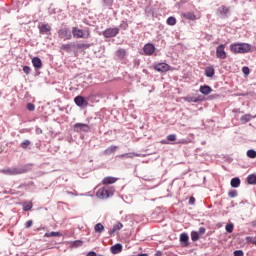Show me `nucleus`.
Segmentation results:
<instances>
[{
  "mask_svg": "<svg viewBox=\"0 0 256 256\" xmlns=\"http://www.w3.org/2000/svg\"><path fill=\"white\" fill-rule=\"evenodd\" d=\"M116 57H118V59H125V57H127V50L119 48L116 51Z\"/></svg>",
  "mask_w": 256,
  "mask_h": 256,
  "instance_id": "nucleus-20",
  "label": "nucleus"
},
{
  "mask_svg": "<svg viewBox=\"0 0 256 256\" xmlns=\"http://www.w3.org/2000/svg\"><path fill=\"white\" fill-rule=\"evenodd\" d=\"M251 226H252V227H256V220H254V221L251 222Z\"/></svg>",
  "mask_w": 256,
  "mask_h": 256,
  "instance_id": "nucleus-54",
  "label": "nucleus"
},
{
  "mask_svg": "<svg viewBox=\"0 0 256 256\" xmlns=\"http://www.w3.org/2000/svg\"><path fill=\"white\" fill-rule=\"evenodd\" d=\"M120 27H121V29L125 30L129 27V25L127 23H122V24H120Z\"/></svg>",
  "mask_w": 256,
  "mask_h": 256,
  "instance_id": "nucleus-50",
  "label": "nucleus"
},
{
  "mask_svg": "<svg viewBox=\"0 0 256 256\" xmlns=\"http://www.w3.org/2000/svg\"><path fill=\"white\" fill-rule=\"evenodd\" d=\"M23 71L26 75H29V73H31V67L29 66H24L23 67Z\"/></svg>",
  "mask_w": 256,
  "mask_h": 256,
  "instance_id": "nucleus-44",
  "label": "nucleus"
},
{
  "mask_svg": "<svg viewBox=\"0 0 256 256\" xmlns=\"http://www.w3.org/2000/svg\"><path fill=\"white\" fill-rule=\"evenodd\" d=\"M228 196L231 197L232 199L237 197V190H231L229 193H228Z\"/></svg>",
  "mask_w": 256,
  "mask_h": 256,
  "instance_id": "nucleus-42",
  "label": "nucleus"
},
{
  "mask_svg": "<svg viewBox=\"0 0 256 256\" xmlns=\"http://www.w3.org/2000/svg\"><path fill=\"white\" fill-rule=\"evenodd\" d=\"M22 187H25V184H21L18 189H21Z\"/></svg>",
  "mask_w": 256,
  "mask_h": 256,
  "instance_id": "nucleus-55",
  "label": "nucleus"
},
{
  "mask_svg": "<svg viewBox=\"0 0 256 256\" xmlns=\"http://www.w3.org/2000/svg\"><path fill=\"white\" fill-rule=\"evenodd\" d=\"M74 103L77 105V107H87V105H89V102H87L83 96H76L74 98Z\"/></svg>",
  "mask_w": 256,
  "mask_h": 256,
  "instance_id": "nucleus-10",
  "label": "nucleus"
},
{
  "mask_svg": "<svg viewBox=\"0 0 256 256\" xmlns=\"http://www.w3.org/2000/svg\"><path fill=\"white\" fill-rule=\"evenodd\" d=\"M189 205H195V197H190Z\"/></svg>",
  "mask_w": 256,
  "mask_h": 256,
  "instance_id": "nucleus-49",
  "label": "nucleus"
},
{
  "mask_svg": "<svg viewBox=\"0 0 256 256\" xmlns=\"http://www.w3.org/2000/svg\"><path fill=\"white\" fill-rule=\"evenodd\" d=\"M33 226V220H28L26 223H25V228L26 229H29L30 227Z\"/></svg>",
  "mask_w": 256,
  "mask_h": 256,
  "instance_id": "nucleus-45",
  "label": "nucleus"
},
{
  "mask_svg": "<svg viewBox=\"0 0 256 256\" xmlns=\"http://www.w3.org/2000/svg\"><path fill=\"white\" fill-rule=\"evenodd\" d=\"M32 65L35 69H41V67H43V62L41 61V58L34 57L32 58Z\"/></svg>",
  "mask_w": 256,
  "mask_h": 256,
  "instance_id": "nucleus-15",
  "label": "nucleus"
},
{
  "mask_svg": "<svg viewBox=\"0 0 256 256\" xmlns=\"http://www.w3.org/2000/svg\"><path fill=\"white\" fill-rule=\"evenodd\" d=\"M123 229V224L121 222H118L116 225L113 226L112 230H110V235H113L116 231H121Z\"/></svg>",
  "mask_w": 256,
  "mask_h": 256,
  "instance_id": "nucleus-25",
  "label": "nucleus"
},
{
  "mask_svg": "<svg viewBox=\"0 0 256 256\" xmlns=\"http://www.w3.org/2000/svg\"><path fill=\"white\" fill-rule=\"evenodd\" d=\"M117 157H118V159H127V154L126 153L125 154H120Z\"/></svg>",
  "mask_w": 256,
  "mask_h": 256,
  "instance_id": "nucleus-51",
  "label": "nucleus"
},
{
  "mask_svg": "<svg viewBox=\"0 0 256 256\" xmlns=\"http://www.w3.org/2000/svg\"><path fill=\"white\" fill-rule=\"evenodd\" d=\"M102 35L106 38V39H111L113 37H117V35H119V28L115 27V28H107L106 30H104L102 32Z\"/></svg>",
  "mask_w": 256,
  "mask_h": 256,
  "instance_id": "nucleus-6",
  "label": "nucleus"
},
{
  "mask_svg": "<svg viewBox=\"0 0 256 256\" xmlns=\"http://www.w3.org/2000/svg\"><path fill=\"white\" fill-rule=\"evenodd\" d=\"M182 17L189 19V21H195V19H197V16L193 12H184L182 13Z\"/></svg>",
  "mask_w": 256,
  "mask_h": 256,
  "instance_id": "nucleus-19",
  "label": "nucleus"
},
{
  "mask_svg": "<svg viewBox=\"0 0 256 256\" xmlns=\"http://www.w3.org/2000/svg\"><path fill=\"white\" fill-rule=\"evenodd\" d=\"M231 53L237 54H245L253 52V46L249 43H233L230 45Z\"/></svg>",
  "mask_w": 256,
  "mask_h": 256,
  "instance_id": "nucleus-2",
  "label": "nucleus"
},
{
  "mask_svg": "<svg viewBox=\"0 0 256 256\" xmlns=\"http://www.w3.org/2000/svg\"><path fill=\"white\" fill-rule=\"evenodd\" d=\"M143 51L145 55H153L155 53V46L151 43L145 44Z\"/></svg>",
  "mask_w": 256,
  "mask_h": 256,
  "instance_id": "nucleus-11",
  "label": "nucleus"
},
{
  "mask_svg": "<svg viewBox=\"0 0 256 256\" xmlns=\"http://www.w3.org/2000/svg\"><path fill=\"white\" fill-rule=\"evenodd\" d=\"M40 35H51V25L40 24L38 25Z\"/></svg>",
  "mask_w": 256,
  "mask_h": 256,
  "instance_id": "nucleus-9",
  "label": "nucleus"
},
{
  "mask_svg": "<svg viewBox=\"0 0 256 256\" xmlns=\"http://www.w3.org/2000/svg\"><path fill=\"white\" fill-rule=\"evenodd\" d=\"M162 143H167V142H165V141H162Z\"/></svg>",
  "mask_w": 256,
  "mask_h": 256,
  "instance_id": "nucleus-56",
  "label": "nucleus"
},
{
  "mask_svg": "<svg viewBox=\"0 0 256 256\" xmlns=\"http://www.w3.org/2000/svg\"><path fill=\"white\" fill-rule=\"evenodd\" d=\"M134 157H147V154H139L135 152L126 153V159H133Z\"/></svg>",
  "mask_w": 256,
  "mask_h": 256,
  "instance_id": "nucleus-23",
  "label": "nucleus"
},
{
  "mask_svg": "<svg viewBox=\"0 0 256 256\" xmlns=\"http://www.w3.org/2000/svg\"><path fill=\"white\" fill-rule=\"evenodd\" d=\"M167 24H168V25H176V24H177V19H175V17H173V16H170V17L167 19Z\"/></svg>",
  "mask_w": 256,
  "mask_h": 256,
  "instance_id": "nucleus-35",
  "label": "nucleus"
},
{
  "mask_svg": "<svg viewBox=\"0 0 256 256\" xmlns=\"http://www.w3.org/2000/svg\"><path fill=\"white\" fill-rule=\"evenodd\" d=\"M180 243L184 245V247H187V245H189V235H187V233H182L180 235Z\"/></svg>",
  "mask_w": 256,
  "mask_h": 256,
  "instance_id": "nucleus-18",
  "label": "nucleus"
},
{
  "mask_svg": "<svg viewBox=\"0 0 256 256\" xmlns=\"http://www.w3.org/2000/svg\"><path fill=\"white\" fill-rule=\"evenodd\" d=\"M89 47H91V44H85V43L77 44V49H89Z\"/></svg>",
  "mask_w": 256,
  "mask_h": 256,
  "instance_id": "nucleus-36",
  "label": "nucleus"
},
{
  "mask_svg": "<svg viewBox=\"0 0 256 256\" xmlns=\"http://www.w3.org/2000/svg\"><path fill=\"white\" fill-rule=\"evenodd\" d=\"M94 230L95 233H103V231H105V226H103L101 223H98L95 225Z\"/></svg>",
  "mask_w": 256,
  "mask_h": 256,
  "instance_id": "nucleus-28",
  "label": "nucleus"
},
{
  "mask_svg": "<svg viewBox=\"0 0 256 256\" xmlns=\"http://www.w3.org/2000/svg\"><path fill=\"white\" fill-rule=\"evenodd\" d=\"M253 117L251 116V114H245L240 118V121L242 123H249V121H251Z\"/></svg>",
  "mask_w": 256,
  "mask_h": 256,
  "instance_id": "nucleus-30",
  "label": "nucleus"
},
{
  "mask_svg": "<svg viewBox=\"0 0 256 256\" xmlns=\"http://www.w3.org/2000/svg\"><path fill=\"white\" fill-rule=\"evenodd\" d=\"M225 229H226L227 233H231L233 231V229H235V226L233 224H227L225 226Z\"/></svg>",
  "mask_w": 256,
  "mask_h": 256,
  "instance_id": "nucleus-38",
  "label": "nucleus"
},
{
  "mask_svg": "<svg viewBox=\"0 0 256 256\" xmlns=\"http://www.w3.org/2000/svg\"><path fill=\"white\" fill-rule=\"evenodd\" d=\"M33 209V202H24L23 211H31Z\"/></svg>",
  "mask_w": 256,
  "mask_h": 256,
  "instance_id": "nucleus-29",
  "label": "nucleus"
},
{
  "mask_svg": "<svg viewBox=\"0 0 256 256\" xmlns=\"http://www.w3.org/2000/svg\"><path fill=\"white\" fill-rule=\"evenodd\" d=\"M154 69L160 73H165L169 69V66L167 63H159L154 66Z\"/></svg>",
  "mask_w": 256,
  "mask_h": 256,
  "instance_id": "nucleus-13",
  "label": "nucleus"
},
{
  "mask_svg": "<svg viewBox=\"0 0 256 256\" xmlns=\"http://www.w3.org/2000/svg\"><path fill=\"white\" fill-rule=\"evenodd\" d=\"M113 195H115V188L110 186L99 188L96 192L98 199H109V197H113Z\"/></svg>",
  "mask_w": 256,
  "mask_h": 256,
  "instance_id": "nucleus-3",
  "label": "nucleus"
},
{
  "mask_svg": "<svg viewBox=\"0 0 256 256\" xmlns=\"http://www.w3.org/2000/svg\"><path fill=\"white\" fill-rule=\"evenodd\" d=\"M205 75L206 77H213V75H215V68H213V66L207 67L205 69Z\"/></svg>",
  "mask_w": 256,
  "mask_h": 256,
  "instance_id": "nucleus-26",
  "label": "nucleus"
},
{
  "mask_svg": "<svg viewBox=\"0 0 256 256\" xmlns=\"http://www.w3.org/2000/svg\"><path fill=\"white\" fill-rule=\"evenodd\" d=\"M183 99L187 103H199V101H201V98L195 96H186Z\"/></svg>",
  "mask_w": 256,
  "mask_h": 256,
  "instance_id": "nucleus-21",
  "label": "nucleus"
},
{
  "mask_svg": "<svg viewBox=\"0 0 256 256\" xmlns=\"http://www.w3.org/2000/svg\"><path fill=\"white\" fill-rule=\"evenodd\" d=\"M74 131L76 133H89V131H91V127H89V125L87 124H83V123H76L74 124Z\"/></svg>",
  "mask_w": 256,
  "mask_h": 256,
  "instance_id": "nucleus-8",
  "label": "nucleus"
},
{
  "mask_svg": "<svg viewBox=\"0 0 256 256\" xmlns=\"http://www.w3.org/2000/svg\"><path fill=\"white\" fill-rule=\"evenodd\" d=\"M44 237H61V233L59 232H47L44 234Z\"/></svg>",
  "mask_w": 256,
  "mask_h": 256,
  "instance_id": "nucleus-33",
  "label": "nucleus"
},
{
  "mask_svg": "<svg viewBox=\"0 0 256 256\" xmlns=\"http://www.w3.org/2000/svg\"><path fill=\"white\" fill-rule=\"evenodd\" d=\"M29 171H31V165L26 164L23 166L2 169L1 173H3L4 175L14 176V175H23L24 173H29Z\"/></svg>",
  "mask_w": 256,
  "mask_h": 256,
  "instance_id": "nucleus-1",
  "label": "nucleus"
},
{
  "mask_svg": "<svg viewBox=\"0 0 256 256\" xmlns=\"http://www.w3.org/2000/svg\"><path fill=\"white\" fill-rule=\"evenodd\" d=\"M178 143H181L182 145H188V143H191V140H189V139H182Z\"/></svg>",
  "mask_w": 256,
  "mask_h": 256,
  "instance_id": "nucleus-46",
  "label": "nucleus"
},
{
  "mask_svg": "<svg viewBox=\"0 0 256 256\" xmlns=\"http://www.w3.org/2000/svg\"><path fill=\"white\" fill-rule=\"evenodd\" d=\"M155 255L156 256H163V253L161 251H157Z\"/></svg>",
  "mask_w": 256,
  "mask_h": 256,
  "instance_id": "nucleus-53",
  "label": "nucleus"
},
{
  "mask_svg": "<svg viewBox=\"0 0 256 256\" xmlns=\"http://www.w3.org/2000/svg\"><path fill=\"white\" fill-rule=\"evenodd\" d=\"M167 141H177V135H175V134L168 135Z\"/></svg>",
  "mask_w": 256,
  "mask_h": 256,
  "instance_id": "nucleus-39",
  "label": "nucleus"
},
{
  "mask_svg": "<svg viewBox=\"0 0 256 256\" xmlns=\"http://www.w3.org/2000/svg\"><path fill=\"white\" fill-rule=\"evenodd\" d=\"M118 178L107 176L102 180L103 185H113V183H117Z\"/></svg>",
  "mask_w": 256,
  "mask_h": 256,
  "instance_id": "nucleus-14",
  "label": "nucleus"
},
{
  "mask_svg": "<svg viewBox=\"0 0 256 256\" xmlns=\"http://www.w3.org/2000/svg\"><path fill=\"white\" fill-rule=\"evenodd\" d=\"M247 157H249V159H255L256 158V151L253 149H250L247 151L246 153Z\"/></svg>",
  "mask_w": 256,
  "mask_h": 256,
  "instance_id": "nucleus-32",
  "label": "nucleus"
},
{
  "mask_svg": "<svg viewBox=\"0 0 256 256\" xmlns=\"http://www.w3.org/2000/svg\"><path fill=\"white\" fill-rule=\"evenodd\" d=\"M110 251L113 255H117L118 253H121V251H123V245L115 244L110 248Z\"/></svg>",
  "mask_w": 256,
  "mask_h": 256,
  "instance_id": "nucleus-16",
  "label": "nucleus"
},
{
  "mask_svg": "<svg viewBox=\"0 0 256 256\" xmlns=\"http://www.w3.org/2000/svg\"><path fill=\"white\" fill-rule=\"evenodd\" d=\"M247 183L249 185H256V175L255 174H250L248 177H247Z\"/></svg>",
  "mask_w": 256,
  "mask_h": 256,
  "instance_id": "nucleus-27",
  "label": "nucleus"
},
{
  "mask_svg": "<svg viewBox=\"0 0 256 256\" xmlns=\"http://www.w3.org/2000/svg\"><path fill=\"white\" fill-rule=\"evenodd\" d=\"M74 245H75L76 247H79V245H83V242H81V241H75V242H74Z\"/></svg>",
  "mask_w": 256,
  "mask_h": 256,
  "instance_id": "nucleus-52",
  "label": "nucleus"
},
{
  "mask_svg": "<svg viewBox=\"0 0 256 256\" xmlns=\"http://www.w3.org/2000/svg\"><path fill=\"white\" fill-rule=\"evenodd\" d=\"M231 187L237 189L241 185V179L238 177L232 178L230 182Z\"/></svg>",
  "mask_w": 256,
  "mask_h": 256,
  "instance_id": "nucleus-24",
  "label": "nucleus"
},
{
  "mask_svg": "<svg viewBox=\"0 0 256 256\" xmlns=\"http://www.w3.org/2000/svg\"><path fill=\"white\" fill-rule=\"evenodd\" d=\"M117 149H119V147L112 145L103 151V155H106V156L113 155V153H115Z\"/></svg>",
  "mask_w": 256,
  "mask_h": 256,
  "instance_id": "nucleus-17",
  "label": "nucleus"
},
{
  "mask_svg": "<svg viewBox=\"0 0 256 256\" xmlns=\"http://www.w3.org/2000/svg\"><path fill=\"white\" fill-rule=\"evenodd\" d=\"M199 91L202 95H209L213 89L210 86L204 85L200 87Z\"/></svg>",
  "mask_w": 256,
  "mask_h": 256,
  "instance_id": "nucleus-22",
  "label": "nucleus"
},
{
  "mask_svg": "<svg viewBox=\"0 0 256 256\" xmlns=\"http://www.w3.org/2000/svg\"><path fill=\"white\" fill-rule=\"evenodd\" d=\"M191 240L192 241H199V232H196V231H192L191 232Z\"/></svg>",
  "mask_w": 256,
  "mask_h": 256,
  "instance_id": "nucleus-34",
  "label": "nucleus"
},
{
  "mask_svg": "<svg viewBox=\"0 0 256 256\" xmlns=\"http://www.w3.org/2000/svg\"><path fill=\"white\" fill-rule=\"evenodd\" d=\"M60 49H61L62 51H67V52H69V51H71V44H63V45L60 47Z\"/></svg>",
  "mask_w": 256,
  "mask_h": 256,
  "instance_id": "nucleus-37",
  "label": "nucleus"
},
{
  "mask_svg": "<svg viewBox=\"0 0 256 256\" xmlns=\"http://www.w3.org/2000/svg\"><path fill=\"white\" fill-rule=\"evenodd\" d=\"M225 47H227V45L225 44H220L219 46H217L216 48L217 59H227V52H225Z\"/></svg>",
  "mask_w": 256,
  "mask_h": 256,
  "instance_id": "nucleus-7",
  "label": "nucleus"
},
{
  "mask_svg": "<svg viewBox=\"0 0 256 256\" xmlns=\"http://www.w3.org/2000/svg\"><path fill=\"white\" fill-rule=\"evenodd\" d=\"M205 231H207V230L205 229V227H200L198 234H199V235H205Z\"/></svg>",
  "mask_w": 256,
  "mask_h": 256,
  "instance_id": "nucleus-48",
  "label": "nucleus"
},
{
  "mask_svg": "<svg viewBox=\"0 0 256 256\" xmlns=\"http://www.w3.org/2000/svg\"><path fill=\"white\" fill-rule=\"evenodd\" d=\"M59 39H63L64 41H71L73 39V34L71 29L69 28H61L58 30Z\"/></svg>",
  "mask_w": 256,
  "mask_h": 256,
  "instance_id": "nucleus-5",
  "label": "nucleus"
},
{
  "mask_svg": "<svg viewBox=\"0 0 256 256\" xmlns=\"http://www.w3.org/2000/svg\"><path fill=\"white\" fill-rule=\"evenodd\" d=\"M242 73H244V75H249V67L244 66V67L242 68Z\"/></svg>",
  "mask_w": 256,
  "mask_h": 256,
  "instance_id": "nucleus-47",
  "label": "nucleus"
},
{
  "mask_svg": "<svg viewBox=\"0 0 256 256\" xmlns=\"http://www.w3.org/2000/svg\"><path fill=\"white\" fill-rule=\"evenodd\" d=\"M72 36L74 39H89L91 37V30H89V28L83 30L77 27H72Z\"/></svg>",
  "mask_w": 256,
  "mask_h": 256,
  "instance_id": "nucleus-4",
  "label": "nucleus"
},
{
  "mask_svg": "<svg viewBox=\"0 0 256 256\" xmlns=\"http://www.w3.org/2000/svg\"><path fill=\"white\" fill-rule=\"evenodd\" d=\"M20 147L22 149H29V147H31V141L30 140H24L23 142H21Z\"/></svg>",
  "mask_w": 256,
  "mask_h": 256,
  "instance_id": "nucleus-31",
  "label": "nucleus"
},
{
  "mask_svg": "<svg viewBox=\"0 0 256 256\" xmlns=\"http://www.w3.org/2000/svg\"><path fill=\"white\" fill-rule=\"evenodd\" d=\"M255 239L256 238H253L251 236H247L245 240H246V243H252L253 245H255Z\"/></svg>",
  "mask_w": 256,
  "mask_h": 256,
  "instance_id": "nucleus-40",
  "label": "nucleus"
},
{
  "mask_svg": "<svg viewBox=\"0 0 256 256\" xmlns=\"http://www.w3.org/2000/svg\"><path fill=\"white\" fill-rule=\"evenodd\" d=\"M245 253L243 252V250H235L234 251V256H244Z\"/></svg>",
  "mask_w": 256,
  "mask_h": 256,
  "instance_id": "nucleus-43",
  "label": "nucleus"
},
{
  "mask_svg": "<svg viewBox=\"0 0 256 256\" xmlns=\"http://www.w3.org/2000/svg\"><path fill=\"white\" fill-rule=\"evenodd\" d=\"M26 108L28 109V111H35V104L28 103Z\"/></svg>",
  "mask_w": 256,
  "mask_h": 256,
  "instance_id": "nucleus-41",
  "label": "nucleus"
},
{
  "mask_svg": "<svg viewBox=\"0 0 256 256\" xmlns=\"http://www.w3.org/2000/svg\"><path fill=\"white\" fill-rule=\"evenodd\" d=\"M218 12L220 13L222 19H227V17H229L230 9L227 6H221L218 8Z\"/></svg>",
  "mask_w": 256,
  "mask_h": 256,
  "instance_id": "nucleus-12",
  "label": "nucleus"
}]
</instances>
